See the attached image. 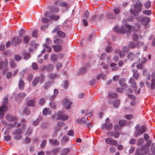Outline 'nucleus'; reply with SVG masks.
Masks as SVG:
<instances>
[{"mask_svg": "<svg viewBox=\"0 0 155 155\" xmlns=\"http://www.w3.org/2000/svg\"><path fill=\"white\" fill-rule=\"evenodd\" d=\"M127 21L126 19H124L122 21V24L124 25V26L121 25L120 27H119L117 26H115L114 28V30L118 33L124 34L126 33L125 28L126 26L129 29L127 30L126 32L128 37H129L130 35V30L136 33L137 32V30L134 26L127 25L126 23Z\"/></svg>", "mask_w": 155, "mask_h": 155, "instance_id": "nucleus-1", "label": "nucleus"}, {"mask_svg": "<svg viewBox=\"0 0 155 155\" xmlns=\"http://www.w3.org/2000/svg\"><path fill=\"white\" fill-rule=\"evenodd\" d=\"M142 5L140 2L138 1L135 4L131 6L130 10V13L135 16L139 15V12L142 11Z\"/></svg>", "mask_w": 155, "mask_h": 155, "instance_id": "nucleus-2", "label": "nucleus"}, {"mask_svg": "<svg viewBox=\"0 0 155 155\" xmlns=\"http://www.w3.org/2000/svg\"><path fill=\"white\" fill-rule=\"evenodd\" d=\"M51 117L53 119L64 121L67 120L69 117L68 115L64 114V112L63 110L58 111L56 113L52 115Z\"/></svg>", "mask_w": 155, "mask_h": 155, "instance_id": "nucleus-3", "label": "nucleus"}, {"mask_svg": "<svg viewBox=\"0 0 155 155\" xmlns=\"http://www.w3.org/2000/svg\"><path fill=\"white\" fill-rule=\"evenodd\" d=\"M135 128V130L134 133V136L136 137L142 134L146 130V128L145 126H142L140 128L139 125H137Z\"/></svg>", "mask_w": 155, "mask_h": 155, "instance_id": "nucleus-4", "label": "nucleus"}, {"mask_svg": "<svg viewBox=\"0 0 155 155\" xmlns=\"http://www.w3.org/2000/svg\"><path fill=\"white\" fill-rule=\"evenodd\" d=\"M22 133V130L21 128L17 129L15 132L13 133V137L16 140H21L22 138L21 134Z\"/></svg>", "mask_w": 155, "mask_h": 155, "instance_id": "nucleus-5", "label": "nucleus"}, {"mask_svg": "<svg viewBox=\"0 0 155 155\" xmlns=\"http://www.w3.org/2000/svg\"><path fill=\"white\" fill-rule=\"evenodd\" d=\"M57 32V35L58 37L64 38L66 37L65 33L60 30L58 26H56L52 31V33Z\"/></svg>", "mask_w": 155, "mask_h": 155, "instance_id": "nucleus-6", "label": "nucleus"}, {"mask_svg": "<svg viewBox=\"0 0 155 155\" xmlns=\"http://www.w3.org/2000/svg\"><path fill=\"white\" fill-rule=\"evenodd\" d=\"M72 102L68 99H65L62 101V104L63 106L67 109L70 108Z\"/></svg>", "mask_w": 155, "mask_h": 155, "instance_id": "nucleus-7", "label": "nucleus"}, {"mask_svg": "<svg viewBox=\"0 0 155 155\" xmlns=\"http://www.w3.org/2000/svg\"><path fill=\"white\" fill-rule=\"evenodd\" d=\"M6 118L9 121H14L15 122L14 124L12 125L13 126H14L15 125V123L17 122V117L10 114H8L6 115Z\"/></svg>", "mask_w": 155, "mask_h": 155, "instance_id": "nucleus-8", "label": "nucleus"}, {"mask_svg": "<svg viewBox=\"0 0 155 155\" xmlns=\"http://www.w3.org/2000/svg\"><path fill=\"white\" fill-rule=\"evenodd\" d=\"M21 41L22 40L20 37H14L11 39V42L15 46H16L17 45L20 43Z\"/></svg>", "mask_w": 155, "mask_h": 155, "instance_id": "nucleus-9", "label": "nucleus"}, {"mask_svg": "<svg viewBox=\"0 0 155 155\" xmlns=\"http://www.w3.org/2000/svg\"><path fill=\"white\" fill-rule=\"evenodd\" d=\"M140 54L139 52H138L136 55L132 52H130L128 55V59L130 61H132L134 59L135 57H137Z\"/></svg>", "mask_w": 155, "mask_h": 155, "instance_id": "nucleus-10", "label": "nucleus"}, {"mask_svg": "<svg viewBox=\"0 0 155 155\" xmlns=\"http://www.w3.org/2000/svg\"><path fill=\"white\" fill-rule=\"evenodd\" d=\"M105 142L107 144L116 145L117 143V141L115 140H113L111 138H106L105 139Z\"/></svg>", "mask_w": 155, "mask_h": 155, "instance_id": "nucleus-11", "label": "nucleus"}, {"mask_svg": "<svg viewBox=\"0 0 155 155\" xmlns=\"http://www.w3.org/2000/svg\"><path fill=\"white\" fill-rule=\"evenodd\" d=\"M150 18L147 17H145L142 18L141 20V24L143 25H146L150 21Z\"/></svg>", "mask_w": 155, "mask_h": 155, "instance_id": "nucleus-12", "label": "nucleus"}, {"mask_svg": "<svg viewBox=\"0 0 155 155\" xmlns=\"http://www.w3.org/2000/svg\"><path fill=\"white\" fill-rule=\"evenodd\" d=\"M113 125L111 123H110L108 124H104L101 128L102 129L106 128L108 130H110L112 128Z\"/></svg>", "mask_w": 155, "mask_h": 155, "instance_id": "nucleus-13", "label": "nucleus"}, {"mask_svg": "<svg viewBox=\"0 0 155 155\" xmlns=\"http://www.w3.org/2000/svg\"><path fill=\"white\" fill-rule=\"evenodd\" d=\"M47 13H46L45 14V16L47 17L50 18L52 20L57 21L58 20L59 18V17L58 16L53 15H47Z\"/></svg>", "mask_w": 155, "mask_h": 155, "instance_id": "nucleus-14", "label": "nucleus"}, {"mask_svg": "<svg viewBox=\"0 0 155 155\" xmlns=\"http://www.w3.org/2000/svg\"><path fill=\"white\" fill-rule=\"evenodd\" d=\"M63 42V40L60 38H57L54 40V43L56 45H60Z\"/></svg>", "mask_w": 155, "mask_h": 155, "instance_id": "nucleus-15", "label": "nucleus"}, {"mask_svg": "<svg viewBox=\"0 0 155 155\" xmlns=\"http://www.w3.org/2000/svg\"><path fill=\"white\" fill-rule=\"evenodd\" d=\"M110 67L111 68V70L113 71H117L119 68L117 66V64L114 63H111L110 64Z\"/></svg>", "mask_w": 155, "mask_h": 155, "instance_id": "nucleus-16", "label": "nucleus"}, {"mask_svg": "<svg viewBox=\"0 0 155 155\" xmlns=\"http://www.w3.org/2000/svg\"><path fill=\"white\" fill-rule=\"evenodd\" d=\"M51 110L49 108H44L43 110V114L44 115H50L51 114Z\"/></svg>", "mask_w": 155, "mask_h": 155, "instance_id": "nucleus-17", "label": "nucleus"}, {"mask_svg": "<svg viewBox=\"0 0 155 155\" xmlns=\"http://www.w3.org/2000/svg\"><path fill=\"white\" fill-rule=\"evenodd\" d=\"M129 83L131 84V87L134 88H135L136 87V83L134 79L132 78H130L129 80Z\"/></svg>", "mask_w": 155, "mask_h": 155, "instance_id": "nucleus-18", "label": "nucleus"}, {"mask_svg": "<svg viewBox=\"0 0 155 155\" xmlns=\"http://www.w3.org/2000/svg\"><path fill=\"white\" fill-rule=\"evenodd\" d=\"M59 5L68 9L70 7L69 5L67 2H60Z\"/></svg>", "mask_w": 155, "mask_h": 155, "instance_id": "nucleus-19", "label": "nucleus"}, {"mask_svg": "<svg viewBox=\"0 0 155 155\" xmlns=\"http://www.w3.org/2000/svg\"><path fill=\"white\" fill-rule=\"evenodd\" d=\"M87 117H83L80 119H78L76 120V121L78 123H82L84 124L86 122V120H87Z\"/></svg>", "mask_w": 155, "mask_h": 155, "instance_id": "nucleus-20", "label": "nucleus"}, {"mask_svg": "<svg viewBox=\"0 0 155 155\" xmlns=\"http://www.w3.org/2000/svg\"><path fill=\"white\" fill-rule=\"evenodd\" d=\"M69 138L66 136H64L62 138L61 141V143L62 145H64L68 141Z\"/></svg>", "mask_w": 155, "mask_h": 155, "instance_id": "nucleus-21", "label": "nucleus"}, {"mask_svg": "<svg viewBox=\"0 0 155 155\" xmlns=\"http://www.w3.org/2000/svg\"><path fill=\"white\" fill-rule=\"evenodd\" d=\"M87 71L86 68L84 67L81 68L79 70L78 74V75L82 74L85 73Z\"/></svg>", "mask_w": 155, "mask_h": 155, "instance_id": "nucleus-22", "label": "nucleus"}, {"mask_svg": "<svg viewBox=\"0 0 155 155\" xmlns=\"http://www.w3.org/2000/svg\"><path fill=\"white\" fill-rule=\"evenodd\" d=\"M35 104V99L31 100L28 101L26 103L27 105L29 107H33Z\"/></svg>", "mask_w": 155, "mask_h": 155, "instance_id": "nucleus-23", "label": "nucleus"}, {"mask_svg": "<svg viewBox=\"0 0 155 155\" xmlns=\"http://www.w3.org/2000/svg\"><path fill=\"white\" fill-rule=\"evenodd\" d=\"M24 82L21 79L19 81L18 84L19 88L20 90H22L24 88Z\"/></svg>", "mask_w": 155, "mask_h": 155, "instance_id": "nucleus-24", "label": "nucleus"}, {"mask_svg": "<svg viewBox=\"0 0 155 155\" xmlns=\"http://www.w3.org/2000/svg\"><path fill=\"white\" fill-rule=\"evenodd\" d=\"M133 73V76L136 80L138 79L139 75L138 73H137V70L135 69H133L132 70Z\"/></svg>", "mask_w": 155, "mask_h": 155, "instance_id": "nucleus-25", "label": "nucleus"}, {"mask_svg": "<svg viewBox=\"0 0 155 155\" xmlns=\"http://www.w3.org/2000/svg\"><path fill=\"white\" fill-rule=\"evenodd\" d=\"M53 48L55 51L58 52L61 50L62 47L60 45H53Z\"/></svg>", "mask_w": 155, "mask_h": 155, "instance_id": "nucleus-26", "label": "nucleus"}, {"mask_svg": "<svg viewBox=\"0 0 155 155\" xmlns=\"http://www.w3.org/2000/svg\"><path fill=\"white\" fill-rule=\"evenodd\" d=\"M45 69L47 71H50L53 70L54 66L52 64H50L46 66Z\"/></svg>", "mask_w": 155, "mask_h": 155, "instance_id": "nucleus-27", "label": "nucleus"}, {"mask_svg": "<svg viewBox=\"0 0 155 155\" xmlns=\"http://www.w3.org/2000/svg\"><path fill=\"white\" fill-rule=\"evenodd\" d=\"M70 151V149L69 148H65L61 152L62 155H66Z\"/></svg>", "mask_w": 155, "mask_h": 155, "instance_id": "nucleus-28", "label": "nucleus"}, {"mask_svg": "<svg viewBox=\"0 0 155 155\" xmlns=\"http://www.w3.org/2000/svg\"><path fill=\"white\" fill-rule=\"evenodd\" d=\"M51 61H57L58 59V56L55 54L51 55Z\"/></svg>", "mask_w": 155, "mask_h": 155, "instance_id": "nucleus-29", "label": "nucleus"}, {"mask_svg": "<svg viewBox=\"0 0 155 155\" xmlns=\"http://www.w3.org/2000/svg\"><path fill=\"white\" fill-rule=\"evenodd\" d=\"M108 94L109 97H110L115 98H116L117 96V94L111 92H109Z\"/></svg>", "mask_w": 155, "mask_h": 155, "instance_id": "nucleus-30", "label": "nucleus"}, {"mask_svg": "<svg viewBox=\"0 0 155 155\" xmlns=\"http://www.w3.org/2000/svg\"><path fill=\"white\" fill-rule=\"evenodd\" d=\"M107 17L110 19H114L116 18V17L112 13H108L107 14Z\"/></svg>", "mask_w": 155, "mask_h": 155, "instance_id": "nucleus-31", "label": "nucleus"}, {"mask_svg": "<svg viewBox=\"0 0 155 155\" xmlns=\"http://www.w3.org/2000/svg\"><path fill=\"white\" fill-rule=\"evenodd\" d=\"M137 44H136L133 41L131 42L129 44V47L130 48L134 49L135 48Z\"/></svg>", "mask_w": 155, "mask_h": 155, "instance_id": "nucleus-32", "label": "nucleus"}, {"mask_svg": "<svg viewBox=\"0 0 155 155\" xmlns=\"http://www.w3.org/2000/svg\"><path fill=\"white\" fill-rule=\"evenodd\" d=\"M125 79L124 78H121L119 80V83L121 87H123L125 85Z\"/></svg>", "mask_w": 155, "mask_h": 155, "instance_id": "nucleus-33", "label": "nucleus"}, {"mask_svg": "<svg viewBox=\"0 0 155 155\" xmlns=\"http://www.w3.org/2000/svg\"><path fill=\"white\" fill-rule=\"evenodd\" d=\"M39 82V77H36L33 80L32 82L33 85L34 86H36L38 84Z\"/></svg>", "mask_w": 155, "mask_h": 155, "instance_id": "nucleus-34", "label": "nucleus"}, {"mask_svg": "<svg viewBox=\"0 0 155 155\" xmlns=\"http://www.w3.org/2000/svg\"><path fill=\"white\" fill-rule=\"evenodd\" d=\"M142 12L143 14L147 15H150L152 14V11L150 10H144Z\"/></svg>", "mask_w": 155, "mask_h": 155, "instance_id": "nucleus-35", "label": "nucleus"}, {"mask_svg": "<svg viewBox=\"0 0 155 155\" xmlns=\"http://www.w3.org/2000/svg\"><path fill=\"white\" fill-rule=\"evenodd\" d=\"M30 39V37L28 35H25L24 36L23 40L24 42L25 43H28L29 42Z\"/></svg>", "mask_w": 155, "mask_h": 155, "instance_id": "nucleus-36", "label": "nucleus"}, {"mask_svg": "<svg viewBox=\"0 0 155 155\" xmlns=\"http://www.w3.org/2000/svg\"><path fill=\"white\" fill-rule=\"evenodd\" d=\"M51 83L49 81L47 82L44 85V88L45 90L48 89L51 86Z\"/></svg>", "mask_w": 155, "mask_h": 155, "instance_id": "nucleus-37", "label": "nucleus"}, {"mask_svg": "<svg viewBox=\"0 0 155 155\" xmlns=\"http://www.w3.org/2000/svg\"><path fill=\"white\" fill-rule=\"evenodd\" d=\"M135 155H144V154L143 153L141 152L140 148H138L136 150Z\"/></svg>", "mask_w": 155, "mask_h": 155, "instance_id": "nucleus-38", "label": "nucleus"}, {"mask_svg": "<svg viewBox=\"0 0 155 155\" xmlns=\"http://www.w3.org/2000/svg\"><path fill=\"white\" fill-rule=\"evenodd\" d=\"M7 109V106L5 105H2L0 107V113L3 111H5Z\"/></svg>", "mask_w": 155, "mask_h": 155, "instance_id": "nucleus-39", "label": "nucleus"}, {"mask_svg": "<svg viewBox=\"0 0 155 155\" xmlns=\"http://www.w3.org/2000/svg\"><path fill=\"white\" fill-rule=\"evenodd\" d=\"M144 5L146 9H148L150 7V2L149 1L146 2L144 4Z\"/></svg>", "mask_w": 155, "mask_h": 155, "instance_id": "nucleus-40", "label": "nucleus"}, {"mask_svg": "<svg viewBox=\"0 0 155 155\" xmlns=\"http://www.w3.org/2000/svg\"><path fill=\"white\" fill-rule=\"evenodd\" d=\"M14 58L16 61H19L21 59V57L20 55L17 54L14 55Z\"/></svg>", "mask_w": 155, "mask_h": 155, "instance_id": "nucleus-41", "label": "nucleus"}, {"mask_svg": "<svg viewBox=\"0 0 155 155\" xmlns=\"http://www.w3.org/2000/svg\"><path fill=\"white\" fill-rule=\"evenodd\" d=\"M144 141V140L143 138H140L137 142V145L140 146L142 145Z\"/></svg>", "mask_w": 155, "mask_h": 155, "instance_id": "nucleus-42", "label": "nucleus"}, {"mask_svg": "<svg viewBox=\"0 0 155 155\" xmlns=\"http://www.w3.org/2000/svg\"><path fill=\"white\" fill-rule=\"evenodd\" d=\"M32 68L34 70H36L38 69V66L36 62H33L31 64Z\"/></svg>", "mask_w": 155, "mask_h": 155, "instance_id": "nucleus-43", "label": "nucleus"}, {"mask_svg": "<svg viewBox=\"0 0 155 155\" xmlns=\"http://www.w3.org/2000/svg\"><path fill=\"white\" fill-rule=\"evenodd\" d=\"M113 12L115 15H117L119 14L120 12V9L119 8H115L113 10Z\"/></svg>", "mask_w": 155, "mask_h": 155, "instance_id": "nucleus-44", "label": "nucleus"}, {"mask_svg": "<svg viewBox=\"0 0 155 155\" xmlns=\"http://www.w3.org/2000/svg\"><path fill=\"white\" fill-rule=\"evenodd\" d=\"M120 101L118 99H116L114 103V107L117 108L119 105Z\"/></svg>", "mask_w": 155, "mask_h": 155, "instance_id": "nucleus-45", "label": "nucleus"}, {"mask_svg": "<svg viewBox=\"0 0 155 155\" xmlns=\"http://www.w3.org/2000/svg\"><path fill=\"white\" fill-rule=\"evenodd\" d=\"M49 77L51 79H54L58 77V76L56 74H51L49 75Z\"/></svg>", "mask_w": 155, "mask_h": 155, "instance_id": "nucleus-46", "label": "nucleus"}, {"mask_svg": "<svg viewBox=\"0 0 155 155\" xmlns=\"http://www.w3.org/2000/svg\"><path fill=\"white\" fill-rule=\"evenodd\" d=\"M49 141L54 145L57 144L58 143V140L57 139H50Z\"/></svg>", "mask_w": 155, "mask_h": 155, "instance_id": "nucleus-47", "label": "nucleus"}, {"mask_svg": "<svg viewBox=\"0 0 155 155\" xmlns=\"http://www.w3.org/2000/svg\"><path fill=\"white\" fill-rule=\"evenodd\" d=\"M25 33V30L23 29H21L19 33V36L20 38L22 37L23 35H24Z\"/></svg>", "mask_w": 155, "mask_h": 155, "instance_id": "nucleus-48", "label": "nucleus"}, {"mask_svg": "<svg viewBox=\"0 0 155 155\" xmlns=\"http://www.w3.org/2000/svg\"><path fill=\"white\" fill-rule=\"evenodd\" d=\"M38 30H35L32 33V36L34 38L38 37Z\"/></svg>", "mask_w": 155, "mask_h": 155, "instance_id": "nucleus-49", "label": "nucleus"}, {"mask_svg": "<svg viewBox=\"0 0 155 155\" xmlns=\"http://www.w3.org/2000/svg\"><path fill=\"white\" fill-rule=\"evenodd\" d=\"M8 102V99L7 97H5L3 99V102L2 104L3 105H5V106H7V104Z\"/></svg>", "mask_w": 155, "mask_h": 155, "instance_id": "nucleus-50", "label": "nucleus"}, {"mask_svg": "<svg viewBox=\"0 0 155 155\" xmlns=\"http://www.w3.org/2000/svg\"><path fill=\"white\" fill-rule=\"evenodd\" d=\"M89 16V12L87 10H86L84 13L83 17L84 18H87Z\"/></svg>", "mask_w": 155, "mask_h": 155, "instance_id": "nucleus-51", "label": "nucleus"}, {"mask_svg": "<svg viewBox=\"0 0 155 155\" xmlns=\"http://www.w3.org/2000/svg\"><path fill=\"white\" fill-rule=\"evenodd\" d=\"M43 46L45 50H47L48 51L50 52L51 51V48L49 46L46 44H44L43 45Z\"/></svg>", "mask_w": 155, "mask_h": 155, "instance_id": "nucleus-52", "label": "nucleus"}, {"mask_svg": "<svg viewBox=\"0 0 155 155\" xmlns=\"http://www.w3.org/2000/svg\"><path fill=\"white\" fill-rule=\"evenodd\" d=\"M57 126L59 127H61L64 126L65 124L62 121L59 122L57 123Z\"/></svg>", "mask_w": 155, "mask_h": 155, "instance_id": "nucleus-53", "label": "nucleus"}, {"mask_svg": "<svg viewBox=\"0 0 155 155\" xmlns=\"http://www.w3.org/2000/svg\"><path fill=\"white\" fill-rule=\"evenodd\" d=\"M50 106L51 108L55 109L56 108V104L54 101H52L50 103Z\"/></svg>", "mask_w": 155, "mask_h": 155, "instance_id": "nucleus-54", "label": "nucleus"}, {"mask_svg": "<svg viewBox=\"0 0 155 155\" xmlns=\"http://www.w3.org/2000/svg\"><path fill=\"white\" fill-rule=\"evenodd\" d=\"M46 140L45 139L43 140L42 141L41 144L40 145V147L41 148L44 147L45 146L46 144Z\"/></svg>", "mask_w": 155, "mask_h": 155, "instance_id": "nucleus-55", "label": "nucleus"}, {"mask_svg": "<svg viewBox=\"0 0 155 155\" xmlns=\"http://www.w3.org/2000/svg\"><path fill=\"white\" fill-rule=\"evenodd\" d=\"M119 124L120 127L124 125L126 123V121L124 120H120L119 121Z\"/></svg>", "mask_w": 155, "mask_h": 155, "instance_id": "nucleus-56", "label": "nucleus"}, {"mask_svg": "<svg viewBox=\"0 0 155 155\" xmlns=\"http://www.w3.org/2000/svg\"><path fill=\"white\" fill-rule=\"evenodd\" d=\"M92 114V112L91 110H87L86 111V115L89 117H91Z\"/></svg>", "mask_w": 155, "mask_h": 155, "instance_id": "nucleus-57", "label": "nucleus"}, {"mask_svg": "<svg viewBox=\"0 0 155 155\" xmlns=\"http://www.w3.org/2000/svg\"><path fill=\"white\" fill-rule=\"evenodd\" d=\"M151 150L153 153L155 155V143H153L151 145Z\"/></svg>", "mask_w": 155, "mask_h": 155, "instance_id": "nucleus-58", "label": "nucleus"}, {"mask_svg": "<svg viewBox=\"0 0 155 155\" xmlns=\"http://www.w3.org/2000/svg\"><path fill=\"white\" fill-rule=\"evenodd\" d=\"M30 110L28 108H25L24 110V112L26 115H28L30 114Z\"/></svg>", "mask_w": 155, "mask_h": 155, "instance_id": "nucleus-59", "label": "nucleus"}, {"mask_svg": "<svg viewBox=\"0 0 155 155\" xmlns=\"http://www.w3.org/2000/svg\"><path fill=\"white\" fill-rule=\"evenodd\" d=\"M56 69L57 70H58L61 68L62 66V64H61L60 63H58L56 65Z\"/></svg>", "mask_w": 155, "mask_h": 155, "instance_id": "nucleus-60", "label": "nucleus"}, {"mask_svg": "<svg viewBox=\"0 0 155 155\" xmlns=\"http://www.w3.org/2000/svg\"><path fill=\"white\" fill-rule=\"evenodd\" d=\"M123 50L126 52L127 53L129 51L130 49L129 47H128L127 46H125L123 47Z\"/></svg>", "mask_w": 155, "mask_h": 155, "instance_id": "nucleus-61", "label": "nucleus"}, {"mask_svg": "<svg viewBox=\"0 0 155 155\" xmlns=\"http://www.w3.org/2000/svg\"><path fill=\"white\" fill-rule=\"evenodd\" d=\"M109 150L110 153H114L116 151V148L112 146L110 147Z\"/></svg>", "mask_w": 155, "mask_h": 155, "instance_id": "nucleus-62", "label": "nucleus"}, {"mask_svg": "<svg viewBox=\"0 0 155 155\" xmlns=\"http://www.w3.org/2000/svg\"><path fill=\"white\" fill-rule=\"evenodd\" d=\"M144 45L143 42L141 43L140 41H138L137 43V46L138 48H140L143 46Z\"/></svg>", "mask_w": 155, "mask_h": 155, "instance_id": "nucleus-63", "label": "nucleus"}, {"mask_svg": "<svg viewBox=\"0 0 155 155\" xmlns=\"http://www.w3.org/2000/svg\"><path fill=\"white\" fill-rule=\"evenodd\" d=\"M133 39L135 41H137L138 40V37L136 34H134L133 35Z\"/></svg>", "mask_w": 155, "mask_h": 155, "instance_id": "nucleus-64", "label": "nucleus"}]
</instances>
